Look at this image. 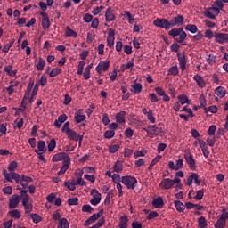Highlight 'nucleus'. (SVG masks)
Masks as SVG:
<instances>
[{"label":"nucleus","instance_id":"nucleus-1","mask_svg":"<svg viewBox=\"0 0 228 228\" xmlns=\"http://www.w3.org/2000/svg\"><path fill=\"white\" fill-rule=\"evenodd\" d=\"M169 37H173L175 38V42L178 44H183L184 40H186V37H188V34L184 32V28L183 27H180L179 28H174L168 32ZM175 37H179V38H175Z\"/></svg>","mask_w":228,"mask_h":228},{"label":"nucleus","instance_id":"nucleus-2","mask_svg":"<svg viewBox=\"0 0 228 228\" xmlns=\"http://www.w3.org/2000/svg\"><path fill=\"white\" fill-rule=\"evenodd\" d=\"M20 195L22 197V206L25 209V213H31V211H33V201L29 200L31 199V197L28 196V191L27 190H21L20 191Z\"/></svg>","mask_w":228,"mask_h":228},{"label":"nucleus","instance_id":"nucleus-3","mask_svg":"<svg viewBox=\"0 0 228 228\" xmlns=\"http://www.w3.org/2000/svg\"><path fill=\"white\" fill-rule=\"evenodd\" d=\"M121 183L125 184L128 190H134L138 183V180H136V177L134 176L126 175L121 177Z\"/></svg>","mask_w":228,"mask_h":228},{"label":"nucleus","instance_id":"nucleus-4","mask_svg":"<svg viewBox=\"0 0 228 228\" xmlns=\"http://www.w3.org/2000/svg\"><path fill=\"white\" fill-rule=\"evenodd\" d=\"M2 174H3L5 181H7L8 183H12V179H14V181L16 182V184H19V183H20V181H21L20 175H19L17 173H8V171L6 169H4Z\"/></svg>","mask_w":228,"mask_h":228},{"label":"nucleus","instance_id":"nucleus-5","mask_svg":"<svg viewBox=\"0 0 228 228\" xmlns=\"http://www.w3.org/2000/svg\"><path fill=\"white\" fill-rule=\"evenodd\" d=\"M66 134H67L68 138H69V140H73L75 142H79V145H81V142H83V135L77 134V133H76V131H74L72 129H68L66 131Z\"/></svg>","mask_w":228,"mask_h":228},{"label":"nucleus","instance_id":"nucleus-6","mask_svg":"<svg viewBox=\"0 0 228 228\" xmlns=\"http://www.w3.org/2000/svg\"><path fill=\"white\" fill-rule=\"evenodd\" d=\"M52 160L53 162L64 160V163H70V157L65 152H60V153L55 154L53 157Z\"/></svg>","mask_w":228,"mask_h":228},{"label":"nucleus","instance_id":"nucleus-7","mask_svg":"<svg viewBox=\"0 0 228 228\" xmlns=\"http://www.w3.org/2000/svg\"><path fill=\"white\" fill-rule=\"evenodd\" d=\"M153 24L156 28H161L162 29H166V31H168V20L167 19L157 18L153 21Z\"/></svg>","mask_w":228,"mask_h":228},{"label":"nucleus","instance_id":"nucleus-8","mask_svg":"<svg viewBox=\"0 0 228 228\" xmlns=\"http://www.w3.org/2000/svg\"><path fill=\"white\" fill-rule=\"evenodd\" d=\"M20 201V196L14 194L9 200V209H15L17 206H19V202Z\"/></svg>","mask_w":228,"mask_h":228},{"label":"nucleus","instance_id":"nucleus-9","mask_svg":"<svg viewBox=\"0 0 228 228\" xmlns=\"http://www.w3.org/2000/svg\"><path fill=\"white\" fill-rule=\"evenodd\" d=\"M214 37L217 44H224L225 42H228V34L215 33Z\"/></svg>","mask_w":228,"mask_h":228},{"label":"nucleus","instance_id":"nucleus-10","mask_svg":"<svg viewBox=\"0 0 228 228\" xmlns=\"http://www.w3.org/2000/svg\"><path fill=\"white\" fill-rule=\"evenodd\" d=\"M177 58L180 63V69H182V70H186V54L184 53V52H183L182 54L178 52Z\"/></svg>","mask_w":228,"mask_h":228},{"label":"nucleus","instance_id":"nucleus-11","mask_svg":"<svg viewBox=\"0 0 228 228\" xmlns=\"http://www.w3.org/2000/svg\"><path fill=\"white\" fill-rule=\"evenodd\" d=\"M110 69V61H106L104 62L101 61L96 66V71L98 74H101V72L103 70V72H106Z\"/></svg>","mask_w":228,"mask_h":228},{"label":"nucleus","instance_id":"nucleus-12","mask_svg":"<svg viewBox=\"0 0 228 228\" xmlns=\"http://www.w3.org/2000/svg\"><path fill=\"white\" fill-rule=\"evenodd\" d=\"M33 86H35V80L30 79L27 86L26 93L23 96V101H28V99H29Z\"/></svg>","mask_w":228,"mask_h":228},{"label":"nucleus","instance_id":"nucleus-13","mask_svg":"<svg viewBox=\"0 0 228 228\" xmlns=\"http://www.w3.org/2000/svg\"><path fill=\"white\" fill-rule=\"evenodd\" d=\"M33 86H35V80L30 79L27 86L26 93L23 96V101H28V99H29Z\"/></svg>","mask_w":228,"mask_h":228},{"label":"nucleus","instance_id":"nucleus-14","mask_svg":"<svg viewBox=\"0 0 228 228\" xmlns=\"http://www.w3.org/2000/svg\"><path fill=\"white\" fill-rule=\"evenodd\" d=\"M174 184L172 183V179L170 178H166L161 181L159 183V188L162 190H170Z\"/></svg>","mask_w":228,"mask_h":228},{"label":"nucleus","instance_id":"nucleus-15","mask_svg":"<svg viewBox=\"0 0 228 228\" xmlns=\"http://www.w3.org/2000/svg\"><path fill=\"white\" fill-rule=\"evenodd\" d=\"M185 160L190 165L191 170H195L197 166L195 165V159H193V155L191 153H187L184 155Z\"/></svg>","mask_w":228,"mask_h":228},{"label":"nucleus","instance_id":"nucleus-16","mask_svg":"<svg viewBox=\"0 0 228 228\" xmlns=\"http://www.w3.org/2000/svg\"><path fill=\"white\" fill-rule=\"evenodd\" d=\"M115 13H113V9L111 7H109L105 12V20L106 22H113L115 20Z\"/></svg>","mask_w":228,"mask_h":228},{"label":"nucleus","instance_id":"nucleus-17","mask_svg":"<svg viewBox=\"0 0 228 228\" xmlns=\"http://www.w3.org/2000/svg\"><path fill=\"white\" fill-rule=\"evenodd\" d=\"M67 114H61L58 117V119L54 121L53 125L55 126V127H57V129H60V127H61V125L67 120Z\"/></svg>","mask_w":228,"mask_h":228},{"label":"nucleus","instance_id":"nucleus-18","mask_svg":"<svg viewBox=\"0 0 228 228\" xmlns=\"http://www.w3.org/2000/svg\"><path fill=\"white\" fill-rule=\"evenodd\" d=\"M29 183H33V178H31L30 176H26V175H22L21 180L20 182L22 188H28V186H29Z\"/></svg>","mask_w":228,"mask_h":228},{"label":"nucleus","instance_id":"nucleus-19","mask_svg":"<svg viewBox=\"0 0 228 228\" xmlns=\"http://www.w3.org/2000/svg\"><path fill=\"white\" fill-rule=\"evenodd\" d=\"M152 206H154V208L161 209V208L165 206V201H163V198L158 197L157 199L153 200Z\"/></svg>","mask_w":228,"mask_h":228},{"label":"nucleus","instance_id":"nucleus-20","mask_svg":"<svg viewBox=\"0 0 228 228\" xmlns=\"http://www.w3.org/2000/svg\"><path fill=\"white\" fill-rule=\"evenodd\" d=\"M116 120L118 124H126V111L117 113Z\"/></svg>","mask_w":228,"mask_h":228},{"label":"nucleus","instance_id":"nucleus-21","mask_svg":"<svg viewBox=\"0 0 228 228\" xmlns=\"http://www.w3.org/2000/svg\"><path fill=\"white\" fill-rule=\"evenodd\" d=\"M194 81H196L198 86L200 88H204L206 86V82L204 81V78L200 77V75H195L193 77Z\"/></svg>","mask_w":228,"mask_h":228},{"label":"nucleus","instance_id":"nucleus-22","mask_svg":"<svg viewBox=\"0 0 228 228\" xmlns=\"http://www.w3.org/2000/svg\"><path fill=\"white\" fill-rule=\"evenodd\" d=\"M12 69H13L12 65L5 66L4 72H6V74H8V76L11 77H15V76H17V70H12Z\"/></svg>","mask_w":228,"mask_h":228},{"label":"nucleus","instance_id":"nucleus-23","mask_svg":"<svg viewBox=\"0 0 228 228\" xmlns=\"http://www.w3.org/2000/svg\"><path fill=\"white\" fill-rule=\"evenodd\" d=\"M113 170H114V172H117L118 174L122 172V170H124V165L122 164V161L117 160L113 166Z\"/></svg>","mask_w":228,"mask_h":228},{"label":"nucleus","instance_id":"nucleus-24","mask_svg":"<svg viewBox=\"0 0 228 228\" xmlns=\"http://www.w3.org/2000/svg\"><path fill=\"white\" fill-rule=\"evenodd\" d=\"M142 88V84L134 83L132 85L131 92H133V94H141Z\"/></svg>","mask_w":228,"mask_h":228},{"label":"nucleus","instance_id":"nucleus-25","mask_svg":"<svg viewBox=\"0 0 228 228\" xmlns=\"http://www.w3.org/2000/svg\"><path fill=\"white\" fill-rule=\"evenodd\" d=\"M149 129H151V132L155 136H159V133H163V128L158 127L155 125L149 126Z\"/></svg>","mask_w":228,"mask_h":228},{"label":"nucleus","instance_id":"nucleus-26","mask_svg":"<svg viewBox=\"0 0 228 228\" xmlns=\"http://www.w3.org/2000/svg\"><path fill=\"white\" fill-rule=\"evenodd\" d=\"M129 222V218L127 216H123L120 217L119 228H127V223Z\"/></svg>","mask_w":228,"mask_h":228},{"label":"nucleus","instance_id":"nucleus-27","mask_svg":"<svg viewBox=\"0 0 228 228\" xmlns=\"http://www.w3.org/2000/svg\"><path fill=\"white\" fill-rule=\"evenodd\" d=\"M215 94L220 97L221 99L223 97H225V94H226V91H225V88L224 87H222V86H219L217 87L216 90H215Z\"/></svg>","mask_w":228,"mask_h":228},{"label":"nucleus","instance_id":"nucleus-28","mask_svg":"<svg viewBox=\"0 0 228 228\" xmlns=\"http://www.w3.org/2000/svg\"><path fill=\"white\" fill-rule=\"evenodd\" d=\"M226 225V221L224 219V217H221L216 221L214 227L216 228H224Z\"/></svg>","mask_w":228,"mask_h":228},{"label":"nucleus","instance_id":"nucleus-29","mask_svg":"<svg viewBox=\"0 0 228 228\" xmlns=\"http://www.w3.org/2000/svg\"><path fill=\"white\" fill-rule=\"evenodd\" d=\"M200 108H203L205 113H208V108L206 107V96L204 94H200Z\"/></svg>","mask_w":228,"mask_h":228},{"label":"nucleus","instance_id":"nucleus-30","mask_svg":"<svg viewBox=\"0 0 228 228\" xmlns=\"http://www.w3.org/2000/svg\"><path fill=\"white\" fill-rule=\"evenodd\" d=\"M175 206L178 213H183V211L185 209L184 204H183V202L180 200H175Z\"/></svg>","mask_w":228,"mask_h":228},{"label":"nucleus","instance_id":"nucleus-31","mask_svg":"<svg viewBox=\"0 0 228 228\" xmlns=\"http://www.w3.org/2000/svg\"><path fill=\"white\" fill-rule=\"evenodd\" d=\"M103 213H104V209H100L97 214H94L93 216H91L89 217V219L92 220L93 223L96 222V220H99V218H101V216H102Z\"/></svg>","mask_w":228,"mask_h":228},{"label":"nucleus","instance_id":"nucleus-32","mask_svg":"<svg viewBox=\"0 0 228 228\" xmlns=\"http://www.w3.org/2000/svg\"><path fill=\"white\" fill-rule=\"evenodd\" d=\"M185 29L186 31H190V33H192L193 35L199 32V28H197L196 25L189 24L185 27Z\"/></svg>","mask_w":228,"mask_h":228},{"label":"nucleus","instance_id":"nucleus-33","mask_svg":"<svg viewBox=\"0 0 228 228\" xmlns=\"http://www.w3.org/2000/svg\"><path fill=\"white\" fill-rule=\"evenodd\" d=\"M37 152H47V149H45V142L39 141L37 142Z\"/></svg>","mask_w":228,"mask_h":228},{"label":"nucleus","instance_id":"nucleus-34","mask_svg":"<svg viewBox=\"0 0 228 228\" xmlns=\"http://www.w3.org/2000/svg\"><path fill=\"white\" fill-rule=\"evenodd\" d=\"M57 228H69V221H67V218L60 219Z\"/></svg>","mask_w":228,"mask_h":228},{"label":"nucleus","instance_id":"nucleus-35","mask_svg":"<svg viewBox=\"0 0 228 228\" xmlns=\"http://www.w3.org/2000/svg\"><path fill=\"white\" fill-rule=\"evenodd\" d=\"M179 102L181 104H190V99L186 94H181L178 96Z\"/></svg>","mask_w":228,"mask_h":228},{"label":"nucleus","instance_id":"nucleus-36","mask_svg":"<svg viewBox=\"0 0 228 228\" xmlns=\"http://www.w3.org/2000/svg\"><path fill=\"white\" fill-rule=\"evenodd\" d=\"M85 120H86V115H81L78 113L75 115V122H77V124H81V122H85Z\"/></svg>","mask_w":228,"mask_h":228},{"label":"nucleus","instance_id":"nucleus-37","mask_svg":"<svg viewBox=\"0 0 228 228\" xmlns=\"http://www.w3.org/2000/svg\"><path fill=\"white\" fill-rule=\"evenodd\" d=\"M19 167V164L17 161L13 160L9 164L8 170L11 172V174H15V169Z\"/></svg>","mask_w":228,"mask_h":228},{"label":"nucleus","instance_id":"nucleus-38","mask_svg":"<svg viewBox=\"0 0 228 228\" xmlns=\"http://www.w3.org/2000/svg\"><path fill=\"white\" fill-rule=\"evenodd\" d=\"M41 26L43 29H49V28H51V21H49V18L42 19Z\"/></svg>","mask_w":228,"mask_h":228},{"label":"nucleus","instance_id":"nucleus-39","mask_svg":"<svg viewBox=\"0 0 228 228\" xmlns=\"http://www.w3.org/2000/svg\"><path fill=\"white\" fill-rule=\"evenodd\" d=\"M44 67H45V61L39 57V61L36 64L37 70H44Z\"/></svg>","mask_w":228,"mask_h":228},{"label":"nucleus","instance_id":"nucleus-40","mask_svg":"<svg viewBox=\"0 0 228 228\" xmlns=\"http://www.w3.org/2000/svg\"><path fill=\"white\" fill-rule=\"evenodd\" d=\"M65 37H74L76 38V37H77V33L71 29L70 27H66Z\"/></svg>","mask_w":228,"mask_h":228},{"label":"nucleus","instance_id":"nucleus-41","mask_svg":"<svg viewBox=\"0 0 228 228\" xmlns=\"http://www.w3.org/2000/svg\"><path fill=\"white\" fill-rule=\"evenodd\" d=\"M175 22H176L177 26H183L184 24V17L183 15H177L176 17L173 18Z\"/></svg>","mask_w":228,"mask_h":228},{"label":"nucleus","instance_id":"nucleus-42","mask_svg":"<svg viewBox=\"0 0 228 228\" xmlns=\"http://www.w3.org/2000/svg\"><path fill=\"white\" fill-rule=\"evenodd\" d=\"M61 74V69L60 68H55L52 69L49 73L50 77H56V76Z\"/></svg>","mask_w":228,"mask_h":228},{"label":"nucleus","instance_id":"nucleus-43","mask_svg":"<svg viewBox=\"0 0 228 228\" xmlns=\"http://www.w3.org/2000/svg\"><path fill=\"white\" fill-rule=\"evenodd\" d=\"M199 227L200 228H206L208 227V223L206 222V217L200 216L198 220Z\"/></svg>","mask_w":228,"mask_h":228},{"label":"nucleus","instance_id":"nucleus-44","mask_svg":"<svg viewBox=\"0 0 228 228\" xmlns=\"http://www.w3.org/2000/svg\"><path fill=\"white\" fill-rule=\"evenodd\" d=\"M9 215L10 216H12V218H16V220H19V218H20V212H19L18 209L9 211Z\"/></svg>","mask_w":228,"mask_h":228},{"label":"nucleus","instance_id":"nucleus-45","mask_svg":"<svg viewBox=\"0 0 228 228\" xmlns=\"http://www.w3.org/2000/svg\"><path fill=\"white\" fill-rule=\"evenodd\" d=\"M56 149V139L53 138L50 140V142L48 144V151L53 152Z\"/></svg>","mask_w":228,"mask_h":228},{"label":"nucleus","instance_id":"nucleus-46","mask_svg":"<svg viewBox=\"0 0 228 228\" xmlns=\"http://www.w3.org/2000/svg\"><path fill=\"white\" fill-rule=\"evenodd\" d=\"M204 15H205V17H207V19H211V20L216 19L215 14H213V11H211L210 8H208L207 11H205Z\"/></svg>","mask_w":228,"mask_h":228},{"label":"nucleus","instance_id":"nucleus-47","mask_svg":"<svg viewBox=\"0 0 228 228\" xmlns=\"http://www.w3.org/2000/svg\"><path fill=\"white\" fill-rule=\"evenodd\" d=\"M69 165H70V163L64 162V165L61 167V170L58 172V175H63V174L67 172V169L69 168Z\"/></svg>","mask_w":228,"mask_h":228},{"label":"nucleus","instance_id":"nucleus-48","mask_svg":"<svg viewBox=\"0 0 228 228\" xmlns=\"http://www.w3.org/2000/svg\"><path fill=\"white\" fill-rule=\"evenodd\" d=\"M30 218H32L34 224L42 222V217L38 214H30Z\"/></svg>","mask_w":228,"mask_h":228},{"label":"nucleus","instance_id":"nucleus-49","mask_svg":"<svg viewBox=\"0 0 228 228\" xmlns=\"http://www.w3.org/2000/svg\"><path fill=\"white\" fill-rule=\"evenodd\" d=\"M69 206H78L79 205V199L77 198H70L68 200Z\"/></svg>","mask_w":228,"mask_h":228},{"label":"nucleus","instance_id":"nucleus-50","mask_svg":"<svg viewBox=\"0 0 228 228\" xmlns=\"http://www.w3.org/2000/svg\"><path fill=\"white\" fill-rule=\"evenodd\" d=\"M177 74H179V69L177 68V66H172L169 69V75L170 76H177Z\"/></svg>","mask_w":228,"mask_h":228},{"label":"nucleus","instance_id":"nucleus-51","mask_svg":"<svg viewBox=\"0 0 228 228\" xmlns=\"http://www.w3.org/2000/svg\"><path fill=\"white\" fill-rule=\"evenodd\" d=\"M15 44V39H12L9 44L5 45L3 48V53H8L10 51V48Z\"/></svg>","mask_w":228,"mask_h":228},{"label":"nucleus","instance_id":"nucleus-52","mask_svg":"<svg viewBox=\"0 0 228 228\" xmlns=\"http://www.w3.org/2000/svg\"><path fill=\"white\" fill-rule=\"evenodd\" d=\"M118 149H120V145L114 144L109 147V152H110V154H115V152H117Z\"/></svg>","mask_w":228,"mask_h":228},{"label":"nucleus","instance_id":"nucleus-53","mask_svg":"<svg viewBox=\"0 0 228 228\" xmlns=\"http://www.w3.org/2000/svg\"><path fill=\"white\" fill-rule=\"evenodd\" d=\"M147 118L149 121L151 122V124H154V122H156V118H154V113L152 112V110L148 111Z\"/></svg>","mask_w":228,"mask_h":228},{"label":"nucleus","instance_id":"nucleus-54","mask_svg":"<svg viewBox=\"0 0 228 228\" xmlns=\"http://www.w3.org/2000/svg\"><path fill=\"white\" fill-rule=\"evenodd\" d=\"M64 186H67L68 190H70L71 191L76 190V183H70V181L65 182Z\"/></svg>","mask_w":228,"mask_h":228},{"label":"nucleus","instance_id":"nucleus-55","mask_svg":"<svg viewBox=\"0 0 228 228\" xmlns=\"http://www.w3.org/2000/svg\"><path fill=\"white\" fill-rule=\"evenodd\" d=\"M113 136H115V131L113 130H108L104 133V138H107L108 140L113 138Z\"/></svg>","mask_w":228,"mask_h":228},{"label":"nucleus","instance_id":"nucleus-56","mask_svg":"<svg viewBox=\"0 0 228 228\" xmlns=\"http://www.w3.org/2000/svg\"><path fill=\"white\" fill-rule=\"evenodd\" d=\"M215 133H216V126L212 125L208 128V136H213L215 135Z\"/></svg>","mask_w":228,"mask_h":228},{"label":"nucleus","instance_id":"nucleus-57","mask_svg":"<svg viewBox=\"0 0 228 228\" xmlns=\"http://www.w3.org/2000/svg\"><path fill=\"white\" fill-rule=\"evenodd\" d=\"M204 198V191L199 190L194 197L195 200H202Z\"/></svg>","mask_w":228,"mask_h":228},{"label":"nucleus","instance_id":"nucleus-58","mask_svg":"<svg viewBox=\"0 0 228 228\" xmlns=\"http://www.w3.org/2000/svg\"><path fill=\"white\" fill-rule=\"evenodd\" d=\"M159 216V214L156 211H151L148 216H147V220H154V218H158Z\"/></svg>","mask_w":228,"mask_h":228},{"label":"nucleus","instance_id":"nucleus-59","mask_svg":"<svg viewBox=\"0 0 228 228\" xmlns=\"http://www.w3.org/2000/svg\"><path fill=\"white\" fill-rule=\"evenodd\" d=\"M82 211L83 213H92V211H94V208L90 205H84L82 207Z\"/></svg>","mask_w":228,"mask_h":228},{"label":"nucleus","instance_id":"nucleus-60","mask_svg":"<svg viewBox=\"0 0 228 228\" xmlns=\"http://www.w3.org/2000/svg\"><path fill=\"white\" fill-rule=\"evenodd\" d=\"M131 67H134V62L129 61L126 64H123L122 72H124V70H127L128 69H131Z\"/></svg>","mask_w":228,"mask_h":228},{"label":"nucleus","instance_id":"nucleus-61","mask_svg":"<svg viewBox=\"0 0 228 228\" xmlns=\"http://www.w3.org/2000/svg\"><path fill=\"white\" fill-rule=\"evenodd\" d=\"M46 200L47 202H49L50 204H53V202H54V200H56V194L54 193H51L46 197Z\"/></svg>","mask_w":228,"mask_h":228},{"label":"nucleus","instance_id":"nucleus-62","mask_svg":"<svg viewBox=\"0 0 228 228\" xmlns=\"http://www.w3.org/2000/svg\"><path fill=\"white\" fill-rule=\"evenodd\" d=\"M125 15H126V17L128 18V22L129 24H133L134 22V18H133V15H131V12L128 11L125 12Z\"/></svg>","mask_w":228,"mask_h":228},{"label":"nucleus","instance_id":"nucleus-63","mask_svg":"<svg viewBox=\"0 0 228 228\" xmlns=\"http://www.w3.org/2000/svg\"><path fill=\"white\" fill-rule=\"evenodd\" d=\"M94 19V16H92V14L90 13H86L85 16H84V22H86L87 24L90 23Z\"/></svg>","mask_w":228,"mask_h":228},{"label":"nucleus","instance_id":"nucleus-64","mask_svg":"<svg viewBox=\"0 0 228 228\" xmlns=\"http://www.w3.org/2000/svg\"><path fill=\"white\" fill-rule=\"evenodd\" d=\"M112 181H113V183H115L116 184L118 183H120V181H122V180H120V175H118V174H114V175H112Z\"/></svg>","mask_w":228,"mask_h":228}]
</instances>
